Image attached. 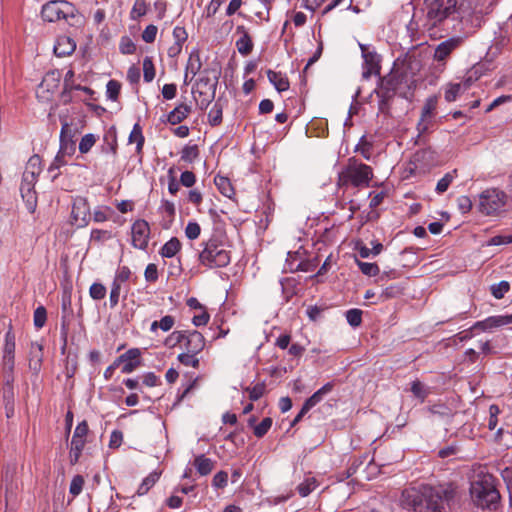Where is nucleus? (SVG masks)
Listing matches in <instances>:
<instances>
[{
  "label": "nucleus",
  "mask_w": 512,
  "mask_h": 512,
  "mask_svg": "<svg viewBox=\"0 0 512 512\" xmlns=\"http://www.w3.org/2000/svg\"><path fill=\"white\" fill-rule=\"evenodd\" d=\"M344 177L355 187L368 186L373 177V171L370 166L351 159Z\"/></svg>",
  "instance_id": "nucleus-7"
},
{
  "label": "nucleus",
  "mask_w": 512,
  "mask_h": 512,
  "mask_svg": "<svg viewBox=\"0 0 512 512\" xmlns=\"http://www.w3.org/2000/svg\"><path fill=\"white\" fill-rule=\"evenodd\" d=\"M219 72L216 70L205 69L202 72V76L197 80L196 91H209L216 94V88L218 85Z\"/></svg>",
  "instance_id": "nucleus-15"
},
{
  "label": "nucleus",
  "mask_w": 512,
  "mask_h": 512,
  "mask_svg": "<svg viewBox=\"0 0 512 512\" xmlns=\"http://www.w3.org/2000/svg\"><path fill=\"white\" fill-rule=\"evenodd\" d=\"M237 32H241L243 35L237 40L236 47L241 55L247 56L252 52L253 49V42L251 37L249 36L248 32L245 31L243 26H238Z\"/></svg>",
  "instance_id": "nucleus-24"
},
{
  "label": "nucleus",
  "mask_w": 512,
  "mask_h": 512,
  "mask_svg": "<svg viewBox=\"0 0 512 512\" xmlns=\"http://www.w3.org/2000/svg\"><path fill=\"white\" fill-rule=\"evenodd\" d=\"M223 108L217 101L208 113V122L211 126H218L222 122Z\"/></svg>",
  "instance_id": "nucleus-35"
},
{
  "label": "nucleus",
  "mask_w": 512,
  "mask_h": 512,
  "mask_svg": "<svg viewBox=\"0 0 512 512\" xmlns=\"http://www.w3.org/2000/svg\"><path fill=\"white\" fill-rule=\"evenodd\" d=\"M375 93L378 97V110L380 113L388 115L390 113L391 101L394 98L390 94H385V91L377 87Z\"/></svg>",
  "instance_id": "nucleus-31"
},
{
  "label": "nucleus",
  "mask_w": 512,
  "mask_h": 512,
  "mask_svg": "<svg viewBox=\"0 0 512 512\" xmlns=\"http://www.w3.org/2000/svg\"><path fill=\"white\" fill-rule=\"evenodd\" d=\"M15 334L12 331V325H9V329L5 334V341L3 346V368L6 371L12 372L15 364Z\"/></svg>",
  "instance_id": "nucleus-11"
},
{
  "label": "nucleus",
  "mask_w": 512,
  "mask_h": 512,
  "mask_svg": "<svg viewBox=\"0 0 512 512\" xmlns=\"http://www.w3.org/2000/svg\"><path fill=\"white\" fill-rule=\"evenodd\" d=\"M88 431H89V428H88L87 422L86 421L80 422L74 430V434H73L72 440H71V445L77 446V448L78 447L84 448Z\"/></svg>",
  "instance_id": "nucleus-26"
},
{
  "label": "nucleus",
  "mask_w": 512,
  "mask_h": 512,
  "mask_svg": "<svg viewBox=\"0 0 512 512\" xmlns=\"http://www.w3.org/2000/svg\"><path fill=\"white\" fill-rule=\"evenodd\" d=\"M76 49L75 41L68 36H59L54 45V53L58 57L71 55Z\"/></svg>",
  "instance_id": "nucleus-17"
},
{
  "label": "nucleus",
  "mask_w": 512,
  "mask_h": 512,
  "mask_svg": "<svg viewBox=\"0 0 512 512\" xmlns=\"http://www.w3.org/2000/svg\"><path fill=\"white\" fill-rule=\"evenodd\" d=\"M150 236V227L147 221L139 219L132 225V245L138 249H146Z\"/></svg>",
  "instance_id": "nucleus-12"
},
{
  "label": "nucleus",
  "mask_w": 512,
  "mask_h": 512,
  "mask_svg": "<svg viewBox=\"0 0 512 512\" xmlns=\"http://www.w3.org/2000/svg\"><path fill=\"white\" fill-rule=\"evenodd\" d=\"M95 142L96 138L93 134L84 135L79 143V151L83 154L89 152Z\"/></svg>",
  "instance_id": "nucleus-55"
},
{
  "label": "nucleus",
  "mask_w": 512,
  "mask_h": 512,
  "mask_svg": "<svg viewBox=\"0 0 512 512\" xmlns=\"http://www.w3.org/2000/svg\"><path fill=\"white\" fill-rule=\"evenodd\" d=\"M147 12V4L145 0H135L134 5L131 9L130 16L131 19L137 20L138 18L144 16Z\"/></svg>",
  "instance_id": "nucleus-42"
},
{
  "label": "nucleus",
  "mask_w": 512,
  "mask_h": 512,
  "mask_svg": "<svg viewBox=\"0 0 512 512\" xmlns=\"http://www.w3.org/2000/svg\"><path fill=\"white\" fill-rule=\"evenodd\" d=\"M121 90V83L117 80H109L106 85L107 97L113 101H116L119 97Z\"/></svg>",
  "instance_id": "nucleus-45"
},
{
  "label": "nucleus",
  "mask_w": 512,
  "mask_h": 512,
  "mask_svg": "<svg viewBox=\"0 0 512 512\" xmlns=\"http://www.w3.org/2000/svg\"><path fill=\"white\" fill-rule=\"evenodd\" d=\"M194 466L200 475L205 476L212 472L214 462L205 455H198L194 459Z\"/></svg>",
  "instance_id": "nucleus-27"
},
{
  "label": "nucleus",
  "mask_w": 512,
  "mask_h": 512,
  "mask_svg": "<svg viewBox=\"0 0 512 512\" xmlns=\"http://www.w3.org/2000/svg\"><path fill=\"white\" fill-rule=\"evenodd\" d=\"M437 106V98L435 96L429 97L425 105L422 109L421 113V119L418 123L417 129L419 132H424L427 129V125L425 124V121L427 118H430L433 115V112L435 111Z\"/></svg>",
  "instance_id": "nucleus-21"
},
{
  "label": "nucleus",
  "mask_w": 512,
  "mask_h": 512,
  "mask_svg": "<svg viewBox=\"0 0 512 512\" xmlns=\"http://www.w3.org/2000/svg\"><path fill=\"white\" fill-rule=\"evenodd\" d=\"M84 483H85V480H84L83 476H81V475L74 476L70 483V488H69L70 494H72L73 496H78L82 492Z\"/></svg>",
  "instance_id": "nucleus-52"
},
{
  "label": "nucleus",
  "mask_w": 512,
  "mask_h": 512,
  "mask_svg": "<svg viewBox=\"0 0 512 512\" xmlns=\"http://www.w3.org/2000/svg\"><path fill=\"white\" fill-rule=\"evenodd\" d=\"M455 495L452 484L420 485L403 490L401 504L403 507L415 512H445V504H448Z\"/></svg>",
  "instance_id": "nucleus-1"
},
{
  "label": "nucleus",
  "mask_w": 512,
  "mask_h": 512,
  "mask_svg": "<svg viewBox=\"0 0 512 512\" xmlns=\"http://www.w3.org/2000/svg\"><path fill=\"white\" fill-rule=\"evenodd\" d=\"M317 487V481L315 478H307L305 481L300 483L297 487L298 493L302 497L308 496Z\"/></svg>",
  "instance_id": "nucleus-38"
},
{
  "label": "nucleus",
  "mask_w": 512,
  "mask_h": 512,
  "mask_svg": "<svg viewBox=\"0 0 512 512\" xmlns=\"http://www.w3.org/2000/svg\"><path fill=\"white\" fill-rule=\"evenodd\" d=\"M43 359V347L41 344L32 343L30 348L29 367L34 372H39Z\"/></svg>",
  "instance_id": "nucleus-23"
},
{
  "label": "nucleus",
  "mask_w": 512,
  "mask_h": 512,
  "mask_svg": "<svg viewBox=\"0 0 512 512\" xmlns=\"http://www.w3.org/2000/svg\"><path fill=\"white\" fill-rule=\"evenodd\" d=\"M90 297L94 300H101L106 295V287L101 283H93L89 289Z\"/></svg>",
  "instance_id": "nucleus-54"
},
{
  "label": "nucleus",
  "mask_w": 512,
  "mask_h": 512,
  "mask_svg": "<svg viewBox=\"0 0 512 512\" xmlns=\"http://www.w3.org/2000/svg\"><path fill=\"white\" fill-rule=\"evenodd\" d=\"M47 320V311L44 306H39L34 311V326L38 329L42 328Z\"/></svg>",
  "instance_id": "nucleus-47"
},
{
  "label": "nucleus",
  "mask_w": 512,
  "mask_h": 512,
  "mask_svg": "<svg viewBox=\"0 0 512 512\" xmlns=\"http://www.w3.org/2000/svg\"><path fill=\"white\" fill-rule=\"evenodd\" d=\"M194 94L197 93L199 98H196V103L200 110H206L211 102L215 98V94L209 91H194Z\"/></svg>",
  "instance_id": "nucleus-34"
},
{
  "label": "nucleus",
  "mask_w": 512,
  "mask_h": 512,
  "mask_svg": "<svg viewBox=\"0 0 512 512\" xmlns=\"http://www.w3.org/2000/svg\"><path fill=\"white\" fill-rule=\"evenodd\" d=\"M203 245L198 257L201 265L213 269L226 267L230 263V251L217 238L212 237Z\"/></svg>",
  "instance_id": "nucleus-4"
},
{
  "label": "nucleus",
  "mask_w": 512,
  "mask_h": 512,
  "mask_svg": "<svg viewBox=\"0 0 512 512\" xmlns=\"http://www.w3.org/2000/svg\"><path fill=\"white\" fill-rule=\"evenodd\" d=\"M272 426V419L270 417L264 418L258 425L254 426V435L257 438L264 437Z\"/></svg>",
  "instance_id": "nucleus-46"
},
{
  "label": "nucleus",
  "mask_w": 512,
  "mask_h": 512,
  "mask_svg": "<svg viewBox=\"0 0 512 512\" xmlns=\"http://www.w3.org/2000/svg\"><path fill=\"white\" fill-rule=\"evenodd\" d=\"M205 347V339L204 336L196 331H186L185 338L183 342V348L186 352L191 353H200Z\"/></svg>",
  "instance_id": "nucleus-14"
},
{
  "label": "nucleus",
  "mask_w": 512,
  "mask_h": 512,
  "mask_svg": "<svg viewBox=\"0 0 512 512\" xmlns=\"http://www.w3.org/2000/svg\"><path fill=\"white\" fill-rule=\"evenodd\" d=\"M121 286L122 285H120V284H118V283H116L114 281L112 283L111 291H110V296H109V303H110V307L111 308L116 307L118 305V303H119Z\"/></svg>",
  "instance_id": "nucleus-61"
},
{
  "label": "nucleus",
  "mask_w": 512,
  "mask_h": 512,
  "mask_svg": "<svg viewBox=\"0 0 512 512\" xmlns=\"http://www.w3.org/2000/svg\"><path fill=\"white\" fill-rule=\"evenodd\" d=\"M334 383L328 382L320 389H318L312 396H310L303 404V412H308L311 408L316 406L325 395L333 390Z\"/></svg>",
  "instance_id": "nucleus-19"
},
{
  "label": "nucleus",
  "mask_w": 512,
  "mask_h": 512,
  "mask_svg": "<svg viewBox=\"0 0 512 512\" xmlns=\"http://www.w3.org/2000/svg\"><path fill=\"white\" fill-rule=\"evenodd\" d=\"M161 472L153 471L146 478L143 479L142 483L139 485L136 495L143 496L148 493V491L156 484L159 480Z\"/></svg>",
  "instance_id": "nucleus-29"
},
{
  "label": "nucleus",
  "mask_w": 512,
  "mask_h": 512,
  "mask_svg": "<svg viewBox=\"0 0 512 512\" xmlns=\"http://www.w3.org/2000/svg\"><path fill=\"white\" fill-rule=\"evenodd\" d=\"M462 39L460 37H452L439 43L434 51V60L445 63L451 53L460 47Z\"/></svg>",
  "instance_id": "nucleus-13"
},
{
  "label": "nucleus",
  "mask_w": 512,
  "mask_h": 512,
  "mask_svg": "<svg viewBox=\"0 0 512 512\" xmlns=\"http://www.w3.org/2000/svg\"><path fill=\"white\" fill-rule=\"evenodd\" d=\"M346 320L352 327H358L362 323V311L356 308L348 310Z\"/></svg>",
  "instance_id": "nucleus-49"
},
{
  "label": "nucleus",
  "mask_w": 512,
  "mask_h": 512,
  "mask_svg": "<svg viewBox=\"0 0 512 512\" xmlns=\"http://www.w3.org/2000/svg\"><path fill=\"white\" fill-rule=\"evenodd\" d=\"M20 193L26 208L30 213H34L37 207V195L34 190V185L27 184L21 181Z\"/></svg>",
  "instance_id": "nucleus-18"
},
{
  "label": "nucleus",
  "mask_w": 512,
  "mask_h": 512,
  "mask_svg": "<svg viewBox=\"0 0 512 512\" xmlns=\"http://www.w3.org/2000/svg\"><path fill=\"white\" fill-rule=\"evenodd\" d=\"M368 459V456L367 455H363V456H359L357 458H354L351 462V464L349 465V467L347 468V478L353 476L354 474H356L360 468V466H362Z\"/></svg>",
  "instance_id": "nucleus-53"
},
{
  "label": "nucleus",
  "mask_w": 512,
  "mask_h": 512,
  "mask_svg": "<svg viewBox=\"0 0 512 512\" xmlns=\"http://www.w3.org/2000/svg\"><path fill=\"white\" fill-rule=\"evenodd\" d=\"M25 172H30L37 176L40 175L42 169H41V158L39 155H32L25 167Z\"/></svg>",
  "instance_id": "nucleus-43"
},
{
  "label": "nucleus",
  "mask_w": 512,
  "mask_h": 512,
  "mask_svg": "<svg viewBox=\"0 0 512 512\" xmlns=\"http://www.w3.org/2000/svg\"><path fill=\"white\" fill-rule=\"evenodd\" d=\"M363 62L362 78L368 80L372 75L380 76V55L375 51H370L369 47L365 44L359 43Z\"/></svg>",
  "instance_id": "nucleus-9"
},
{
  "label": "nucleus",
  "mask_w": 512,
  "mask_h": 512,
  "mask_svg": "<svg viewBox=\"0 0 512 512\" xmlns=\"http://www.w3.org/2000/svg\"><path fill=\"white\" fill-rule=\"evenodd\" d=\"M186 331H174L172 332L165 341V344L170 347H174L178 344H183Z\"/></svg>",
  "instance_id": "nucleus-57"
},
{
  "label": "nucleus",
  "mask_w": 512,
  "mask_h": 512,
  "mask_svg": "<svg viewBox=\"0 0 512 512\" xmlns=\"http://www.w3.org/2000/svg\"><path fill=\"white\" fill-rule=\"evenodd\" d=\"M191 112V106L181 103L177 105L168 115L167 121L171 125H176L181 123L184 119L188 117Z\"/></svg>",
  "instance_id": "nucleus-20"
},
{
  "label": "nucleus",
  "mask_w": 512,
  "mask_h": 512,
  "mask_svg": "<svg viewBox=\"0 0 512 512\" xmlns=\"http://www.w3.org/2000/svg\"><path fill=\"white\" fill-rule=\"evenodd\" d=\"M197 353L185 352L178 355V360L185 366H191L193 368L199 367V359L195 356Z\"/></svg>",
  "instance_id": "nucleus-44"
},
{
  "label": "nucleus",
  "mask_w": 512,
  "mask_h": 512,
  "mask_svg": "<svg viewBox=\"0 0 512 512\" xmlns=\"http://www.w3.org/2000/svg\"><path fill=\"white\" fill-rule=\"evenodd\" d=\"M202 67V62L200 58V54L198 50H193L190 55L186 65V73L184 77V82L188 84V73L192 74V77L196 76Z\"/></svg>",
  "instance_id": "nucleus-22"
},
{
  "label": "nucleus",
  "mask_w": 512,
  "mask_h": 512,
  "mask_svg": "<svg viewBox=\"0 0 512 512\" xmlns=\"http://www.w3.org/2000/svg\"><path fill=\"white\" fill-rule=\"evenodd\" d=\"M214 182L223 196L231 198L234 195V188L227 177L218 175L215 177Z\"/></svg>",
  "instance_id": "nucleus-33"
},
{
  "label": "nucleus",
  "mask_w": 512,
  "mask_h": 512,
  "mask_svg": "<svg viewBox=\"0 0 512 512\" xmlns=\"http://www.w3.org/2000/svg\"><path fill=\"white\" fill-rule=\"evenodd\" d=\"M76 150V145L73 139L60 138L59 154L71 156Z\"/></svg>",
  "instance_id": "nucleus-48"
},
{
  "label": "nucleus",
  "mask_w": 512,
  "mask_h": 512,
  "mask_svg": "<svg viewBox=\"0 0 512 512\" xmlns=\"http://www.w3.org/2000/svg\"><path fill=\"white\" fill-rule=\"evenodd\" d=\"M130 276H131L130 269L127 266H122V267L118 268L113 281L122 285L124 282L129 280Z\"/></svg>",
  "instance_id": "nucleus-63"
},
{
  "label": "nucleus",
  "mask_w": 512,
  "mask_h": 512,
  "mask_svg": "<svg viewBox=\"0 0 512 512\" xmlns=\"http://www.w3.org/2000/svg\"><path fill=\"white\" fill-rule=\"evenodd\" d=\"M140 350L138 348H132L120 355L116 360L121 364L122 362L140 361Z\"/></svg>",
  "instance_id": "nucleus-58"
},
{
  "label": "nucleus",
  "mask_w": 512,
  "mask_h": 512,
  "mask_svg": "<svg viewBox=\"0 0 512 512\" xmlns=\"http://www.w3.org/2000/svg\"><path fill=\"white\" fill-rule=\"evenodd\" d=\"M410 391L413 393V395L420 399L421 402L425 400V398L429 395L430 390L428 387H426L423 383H421L419 380H415L411 383Z\"/></svg>",
  "instance_id": "nucleus-36"
},
{
  "label": "nucleus",
  "mask_w": 512,
  "mask_h": 512,
  "mask_svg": "<svg viewBox=\"0 0 512 512\" xmlns=\"http://www.w3.org/2000/svg\"><path fill=\"white\" fill-rule=\"evenodd\" d=\"M175 324V318L172 315H166L162 317L160 320H155L151 323L150 331L152 333L156 332L158 329H161L163 332L170 331Z\"/></svg>",
  "instance_id": "nucleus-32"
},
{
  "label": "nucleus",
  "mask_w": 512,
  "mask_h": 512,
  "mask_svg": "<svg viewBox=\"0 0 512 512\" xmlns=\"http://www.w3.org/2000/svg\"><path fill=\"white\" fill-rule=\"evenodd\" d=\"M512 323L511 315L490 316L482 321L476 322L471 329H480L482 331L498 328Z\"/></svg>",
  "instance_id": "nucleus-16"
},
{
  "label": "nucleus",
  "mask_w": 512,
  "mask_h": 512,
  "mask_svg": "<svg viewBox=\"0 0 512 512\" xmlns=\"http://www.w3.org/2000/svg\"><path fill=\"white\" fill-rule=\"evenodd\" d=\"M502 478L506 483V487L509 492L510 504L512 506V468H505L502 471Z\"/></svg>",
  "instance_id": "nucleus-64"
},
{
  "label": "nucleus",
  "mask_w": 512,
  "mask_h": 512,
  "mask_svg": "<svg viewBox=\"0 0 512 512\" xmlns=\"http://www.w3.org/2000/svg\"><path fill=\"white\" fill-rule=\"evenodd\" d=\"M378 87L385 91V94L396 95L411 99L416 88V80L405 69L393 68L389 74L379 77Z\"/></svg>",
  "instance_id": "nucleus-2"
},
{
  "label": "nucleus",
  "mask_w": 512,
  "mask_h": 512,
  "mask_svg": "<svg viewBox=\"0 0 512 512\" xmlns=\"http://www.w3.org/2000/svg\"><path fill=\"white\" fill-rule=\"evenodd\" d=\"M201 227L197 222H189L185 228V235L188 239L194 240L199 237Z\"/></svg>",
  "instance_id": "nucleus-62"
},
{
  "label": "nucleus",
  "mask_w": 512,
  "mask_h": 512,
  "mask_svg": "<svg viewBox=\"0 0 512 512\" xmlns=\"http://www.w3.org/2000/svg\"><path fill=\"white\" fill-rule=\"evenodd\" d=\"M199 155V150L197 145H187L182 149L181 152V160L192 163Z\"/></svg>",
  "instance_id": "nucleus-41"
},
{
  "label": "nucleus",
  "mask_w": 512,
  "mask_h": 512,
  "mask_svg": "<svg viewBox=\"0 0 512 512\" xmlns=\"http://www.w3.org/2000/svg\"><path fill=\"white\" fill-rule=\"evenodd\" d=\"M357 265L360 269V271L367 276H376L379 274V267L376 263H368V262H362L357 261Z\"/></svg>",
  "instance_id": "nucleus-51"
},
{
  "label": "nucleus",
  "mask_w": 512,
  "mask_h": 512,
  "mask_svg": "<svg viewBox=\"0 0 512 512\" xmlns=\"http://www.w3.org/2000/svg\"><path fill=\"white\" fill-rule=\"evenodd\" d=\"M71 217L75 224L79 227H85L88 225L91 213L90 206L86 198L77 196L73 200Z\"/></svg>",
  "instance_id": "nucleus-10"
},
{
  "label": "nucleus",
  "mask_w": 512,
  "mask_h": 512,
  "mask_svg": "<svg viewBox=\"0 0 512 512\" xmlns=\"http://www.w3.org/2000/svg\"><path fill=\"white\" fill-rule=\"evenodd\" d=\"M143 77L145 82H151L155 78V67L150 57L143 59Z\"/></svg>",
  "instance_id": "nucleus-40"
},
{
  "label": "nucleus",
  "mask_w": 512,
  "mask_h": 512,
  "mask_svg": "<svg viewBox=\"0 0 512 512\" xmlns=\"http://www.w3.org/2000/svg\"><path fill=\"white\" fill-rule=\"evenodd\" d=\"M371 148L372 144L366 140L365 136H362L355 150L360 152L365 159L369 160L371 157Z\"/></svg>",
  "instance_id": "nucleus-56"
},
{
  "label": "nucleus",
  "mask_w": 512,
  "mask_h": 512,
  "mask_svg": "<svg viewBox=\"0 0 512 512\" xmlns=\"http://www.w3.org/2000/svg\"><path fill=\"white\" fill-rule=\"evenodd\" d=\"M454 179L453 173H446L437 183L436 192L442 194L447 191Z\"/></svg>",
  "instance_id": "nucleus-60"
},
{
  "label": "nucleus",
  "mask_w": 512,
  "mask_h": 512,
  "mask_svg": "<svg viewBox=\"0 0 512 512\" xmlns=\"http://www.w3.org/2000/svg\"><path fill=\"white\" fill-rule=\"evenodd\" d=\"M470 494L475 504L482 508H488L500 499L494 477L482 471L471 480Z\"/></svg>",
  "instance_id": "nucleus-3"
},
{
  "label": "nucleus",
  "mask_w": 512,
  "mask_h": 512,
  "mask_svg": "<svg viewBox=\"0 0 512 512\" xmlns=\"http://www.w3.org/2000/svg\"><path fill=\"white\" fill-rule=\"evenodd\" d=\"M427 17L432 26H436L444 19L456 12V0H426Z\"/></svg>",
  "instance_id": "nucleus-6"
},
{
  "label": "nucleus",
  "mask_w": 512,
  "mask_h": 512,
  "mask_svg": "<svg viewBox=\"0 0 512 512\" xmlns=\"http://www.w3.org/2000/svg\"><path fill=\"white\" fill-rule=\"evenodd\" d=\"M506 203V194L498 189H487L480 195L479 209L486 215L499 212Z\"/></svg>",
  "instance_id": "nucleus-8"
},
{
  "label": "nucleus",
  "mask_w": 512,
  "mask_h": 512,
  "mask_svg": "<svg viewBox=\"0 0 512 512\" xmlns=\"http://www.w3.org/2000/svg\"><path fill=\"white\" fill-rule=\"evenodd\" d=\"M461 93H463L461 83L449 84L445 90V100L448 102H453Z\"/></svg>",
  "instance_id": "nucleus-39"
},
{
  "label": "nucleus",
  "mask_w": 512,
  "mask_h": 512,
  "mask_svg": "<svg viewBox=\"0 0 512 512\" xmlns=\"http://www.w3.org/2000/svg\"><path fill=\"white\" fill-rule=\"evenodd\" d=\"M510 284L507 281H501L498 284L491 286V293L496 299H502L504 295L509 291Z\"/></svg>",
  "instance_id": "nucleus-50"
},
{
  "label": "nucleus",
  "mask_w": 512,
  "mask_h": 512,
  "mask_svg": "<svg viewBox=\"0 0 512 512\" xmlns=\"http://www.w3.org/2000/svg\"><path fill=\"white\" fill-rule=\"evenodd\" d=\"M181 249V242L178 238L172 237L160 250V255L164 258L174 257Z\"/></svg>",
  "instance_id": "nucleus-30"
},
{
  "label": "nucleus",
  "mask_w": 512,
  "mask_h": 512,
  "mask_svg": "<svg viewBox=\"0 0 512 512\" xmlns=\"http://www.w3.org/2000/svg\"><path fill=\"white\" fill-rule=\"evenodd\" d=\"M145 138L142 133V127L139 123L134 124L132 131L129 135V143L136 144V153L141 156L144 146Z\"/></svg>",
  "instance_id": "nucleus-28"
},
{
  "label": "nucleus",
  "mask_w": 512,
  "mask_h": 512,
  "mask_svg": "<svg viewBox=\"0 0 512 512\" xmlns=\"http://www.w3.org/2000/svg\"><path fill=\"white\" fill-rule=\"evenodd\" d=\"M245 391L249 393V399L251 401H257L265 394L266 384L264 382H260L253 387H246Z\"/></svg>",
  "instance_id": "nucleus-37"
},
{
  "label": "nucleus",
  "mask_w": 512,
  "mask_h": 512,
  "mask_svg": "<svg viewBox=\"0 0 512 512\" xmlns=\"http://www.w3.org/2000/svg\"><path fill=\"white\" fill-rule=\"evenodd\" d=\"M298 255V252L296 253H288V258H287V264L289 266V269L291 271H308V263L306 262H299L297 265L294 266V260L296 259V256Z\"/></svg>",
  "instance_id": "nucleus-59"
},
{
  "label": "nucleus",
  "mask_w": 512,
  "mask_h": 512,
  "mask_svg": "<svg viewBox=\"0 0 512 512\" xmlns=\"http://www.w3.org/2000/svg\"><path fill=\"white\" fill-rule=\"evenodd\" d=\"M267 76L278 92H284L289 89V80L282 73L268 70Z\"/></svg>",
  "instance_id": "nucleus-25"
},
{
  "label": "nucleus",
  "mask_w": 512,
  "mask_h": 512,
  "mask_svg": "<svg viewBox=\"0 0 512 512\" xmlns=\"http://www.w3.org/2000/svg\"><path fill=\"white\" fill-rule=\"evenodd\" d=\"M75 7L65 0H52L43 5L41 15L44 21L56 22L75 16Z\"/></svg>",
  "instance_id": "nucleus-5"
}]
</instances>
